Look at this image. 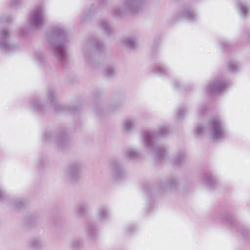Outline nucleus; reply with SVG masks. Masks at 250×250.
<instances>
[{"label": "nucleus", "instance_id": "13", "mask_svg": "<svg viewBox=\"0 0 250 250\" xmlns=\"http://www.w3.org/2000/svg\"><path fill=\"white\" fill-rule=\"evenodd\" d=\"M109 216V213L106 208L102 207L101 208L98 212V219L102 221L105 220Z\"/></svg>", "mask_w": 250, "mask_h": 250}, {"label": "nucleus", "instance_id": "4", "mask_svg": "<svg viewBox=\"0 0 250 250\" xmlns=\"http://www.w3.org/2000/svg\"><path fill=\"white\" fill-rule=\"evenodd\" d=\"M142 138L145 145L151 150L156 151V156L159 159L163 158L167 154L165 148L157 146L155 143L156 134L149 131L145 130L142 133Z\"/></svg>", "mask_w": 250, "mask_h": 250}, {"label": "nucleus", "instance_id": "5", "mask_svg": "<svg viewBox=\"0 0 250 250\" xmlns=\"http://www.w3.org/2000/svg\"><path fill=\"white\" fill-rule=\"evenodd\" d=\"M81 174V167L78 164L69 165L62 172L63 178L68 182L73 183L77 181Z\"/></svg>", "mask_w": 250, "mask_h": 250}, {"label": "nucleus", "instance_id": "18", "mask_svg": "<svg viewBox=\"0 0 250 250\" xmlns=\"http://www.w3.org/2000/svg\"><path fill=\"white\" fill-rule=\"evenodd\" d=\"M100 27L107 34L110 33L112 31L111 28L105 20H103L101 21Z\"/></svg>", "mask_w": 250, "mask_h": 250}, {"label": "nucleus", "instance_id": "6", "mask_svg": "<svg viewBox=\"0 0 250 250\" xmlns=\"http://www.w3.org/2000/svg\"><path fill=\"white\" fill-rule=\"evenodd\" d=\"M45 15V11L42 6L36 7L31 14L28 20L30 27L38 28L41 26L43 23Z\"/></svg>", "mask_w": 250, "mask_h": 250}, {"label": "nucleus", "instance_id": "17", "mask_svg": "<svg viewBox=\"0 0 250 250\" xmlns=\"http://www.w3.org/2000/svg\"><path fill=\"white\" fill-rule=\"evenodd\" d=\"M125 155L130 159H134L139 157L140 154L133 149H128L125 152Z\"/></svg>", "mask_w": 250, "mask_h": 250}, {"label": "nucleus", "instance_id": "10", "mask_svg": "<svg viewBox=\"0 0 250 250\" xmlns=\"http://www.w3.org/2000/svg\"><path fill=\"white\" fill-rule=\"evenodd\" d=\"M177 19L183 18L187 20L191 21L195 19L196 14L194 11L190 9H184L182 12L179 13L177 15Z\"/></svg>", "mask_w": 250, "mask_h": 250}, {"label": "nucleus", "instance_id": "23", "mask_svg": "<svg viewBox=\"0 0 250 250\" xmlns=\"http://www.w3.org/2000/svg\"><path fill=\"white\" fill-rule=\"evenodd\" d=\"M185 156L183 153H180L177 155L174 159V163L175 164L179 165L184 161Z\"/></svg>", "mask_w": 250, "mask_h": 250}, {"label": "nucleus", "instance_id": "3", "mask_svg": "<svg viewBox=\"0 0 250 250\" xmlns=\"http://www.w3.org/2000/svg\"><path fill=\"white\" fill-rule=\"evenodd\" d=\"M145 4V0H124L121 5L115 8L113 12L116 16H121L126 12L136 13L141 11Z\"/></svg>", "mask_w": 250, "mask_h": 250}, {"label": "nucleus", "instance_id": "15", "mask_svg": "<svg viewBox=\"0 0 250 250\" xmlns=\"http://www.w3.org/2000/svg\"><path fill=\"white\" fill-rule=\"evenodd\" d=\"M87 208L86 205L84 203H81L77 205L74 208V211L77 215L83 214Z\"/></svg>", "mask_w": 250, "mask_h": 250}, {"label": "nucleus", "instance_id": "25", "mask_svg": "<svg viewBox=\"0 0 250 250\" xmlns=\"http://www.w3.org/2000/svg\"><path fill=\"white\" fill-rule=\"evenodd\" d=\"M105 74L108 77H111L115 73V69L112 66H108L106 68Z\"/></svg>", "mask_w": 250, "mask_h": 250}, {"label": "nucleus", "instance_id": "29", "mask_svg": "<svg viewBox=\"0 0 250 250\" xmlns=\"http://www.w3.org/2000/svg\"><path fill=\"white\" fill-rule=\"evenodd\" d=\"M205 179L208 185L211 186V183L215 182V179L212 176H206Z\"/></svg>", "mask_w": 250, "mask_h": 250}, {"label": "nucleus", "instance_id": "32", "mask_svg": "<svg viewBox=\"0 0 250 250\" xmlns=\"http://www.w3.org/2000/svg\"><path fill=\"white\" fill-rule=\"evenodd\" d=\"M185 111V109L184 107H181L178 110V115L180 117L182 116V112H184Z\"/></svg>", "mask_w": 250, "mask_h": 250}, {"label": "nucleus", "instance_id": "22", "mask_svg": "<svg viewBox=\"0 0 250 250\" xmlns=\"http://www.w3.org/2000/svg\"><path fill=\"white\" fill-rule=\"evenodd\" d=\"M239 8L240 12L243 14L244 17H246L247 14V12L249 11V8L247 5L245 4L240 3H239Z\"/></svg>", "mask_w": 250, "mask_h": 250}, {"label": "nucleus", "instance_id": "30", "mask_svg": "<svg viewBox=\"0 0 250 250\" xmlns=\"http://www.w3.org/2000/svg\"><path fill=\"white\" fill-rule=\"evenodd\" d=\"M66 140V138L64 136H62L60 141H57V143L58 144V145L61 146V143L62 142H64Z\"/></svg>", "mask_w": 250, "mask_h": 250}, {"label": "nucleus", "instance_id": "9", "mask_svg": "<svg viewBox=\"0 0 250 250\" xmlns=\"http://www.w3.org/2000/svg\"><path fill=\"white\" fill-rule=\"evenodd\" d=\"M92 45H94L97 49L99 50L101 49V48L103 47V44L97 40H95L93 41H90L83 44L82 46V50L84 54L85 57H87L88 54L90 53V49Z\"/></svg>", "mask_w": 250, "mask_h": 250}, {"label": "nucleus", "instance_id": "33", "mask_svg": "<svg viewBox=\"0 0 250 250\" xmlns=\"http://www.w3.org/2000/svg\"><path fill=\"white\" fill-rule=\"evenodd\" d=\"M5 193L1 188H0V200L3 199Z\"/></svg>", "mask_w": 250, "mask_h": 250}, {"label": "nucleus", "instance_id": "11", "mask_svg": "<svg viewBox=\"0 0 250 250\" xmlns=\"http://www.w3.org/2000/svg\"><path fill=\"white\" fill-rule=\"evenodd\" d=\"M136 121L134 118L126 119L122 123L123 129L125 131H130L135 125Z\"/></svg>", "mask_w": 250, "mask_h": 250}, {"label": "nucleus", "instance_id": "26", "mask_svg": "<svg viewBox=\"0 0 250 250\" xmlns=\"http://www.w3.org/2000/svg\"><path fill=\"white\" fill-rule=\"evenodd\" d=\"M168 132L167 127L166 126H162L160 127L158 133L160 136H163L167 134Z\"/></svg>", "mask_w": 250, "mask_h": 250}, {"label": "nucleus", "instance_id": "24", "mask_svg": "<svg viewBox=\"0 0 250 250\" xmlns=\"http://www.w3.org/2000/svg\"><path fill=\"white\" fill-rule=\"evenodd\" d=\"M48 96V100H49L51 103L55 104V101L57 99V95L55 92L52 90L49 91Z\"/></svg>", "mask_w": 250, "mask_h": 250}, {"label": "nucleus", "instance_id": "20", "mask_svg": "<svg viewBox=\"0 0 250 250\" xmlns=\"http://www.w3.org/2000/svg\"><path fill=\"white\" fill-rule=\"evenodd\" d=\"M82 241L78 238H75L71 240L70 245L71 248L74 249H77L82 246Z\"/></svg>", "mask_w": 250, "mask_h": 250}, {"label": "nucleus", "instance_id": "28", "mask_svg": "<svg viewBox=\"0 0 250 250\" xmlns=\"http://www.w3.org/2000/svg\"><path fill=\"white\" fill-rule=\"evenodd\" d=\"M33 108L36 110H41L42 109V105H41L38 101L33 102L32 103Z\"/></svg>", "mask_w": 250, "mask_h": 250}, {"label": "nucleus", "instance_id": "2", "mask_svg": "<svg viewBox=\"0 0 250 250\" xmlns=\"http://www.w3.org/2000/svg\"><path fill=\"white\" fill-rule=\"evenodd\" d=\"M195 134L200 135L208 133L214 139H222L227 134L223 124L220 118L212 119L209 124L208 127L205 128L202 125H198L194 130Z\"/></svg>", "mask_w": 250, "mask_h": 250}, {"label": "nucleus", "instance_id": "31", "mask_svg": "<svg viewBox=\"0 0 250 250\" xmlns=\"http://www.w3.org/2000/svg\"><path fill=\"white\" fill-rule=\"evenodd\" d=\"M174 183H175L174 180L172 179L169 180L167 184L169 187H171L172 186L174 185Z\"/></svg>", "mask_w": 250, "mask_h": 250}, {"label": "nucleus", "instance_id": "12", "mask_svg": "<svg viewBox=\"0 0 250 250\" xmlns=\"http://www.w3.org/2000/svg\"><path fill=\"white\" fill-rule=\"evenodd\" d=\"M124 45L127 47L133 48L137 45V40L134 37H128L123 40Z\"/></svg>", "mask_w": 250, "mask_h": 250}, {"label": "nucleus", "instance_id": "19", "mask_svg": "<svg viewBox=\"0 0 250 250\" xmlns=\"http://www.w3.org/2000/svg\"><path fill=\"white\" fill-rule=\"evenodd\" d=\"M154 71L159 75H166L167 73V69L165 66L160 65L154 68Z\"/></svg>", "mask_w": 250, "mask_h": 250}, {"label": "nucleus", "instance_id": "34", "mask_svg": "<svg viewBox=\"0 0 250 250\" xmlns=\"http://www.w3.org/2000/svg\"><path fill=\"white\" fill-rule=\"evenodd\" d=\"M176 84H177V83H175V86L176 87H177V86H176Z\"/></svg>", "mask_w": 250, "mask_h": 250}, {"label": "nucleus", "instance_id": "21", "mask_svg": "<svg viewBox=\"0 0 250 250\" xmlns=\"http://www.w3.org/2000/svg\"><path fill=\"white\" fill-rule=\"evenodd\" d=\"M228 69L230 71H235L239 67L238 64L233 61H231L228 63Z\"/></svg>", "mask_w": 250, "mask_h": 250}, {"label": "nucleus", "instance_id": "8", "mask_svg": "<svg viewBox=\"0 0 250 250\" xmlns=\"http://www.w3.org/2000/svg\"><path fill=\"white\" fill-rule=\"evenodd\" d=\"M228 84L225 82L216 80L209 84L208 90L211 93L218 94L222 92Z\"/></svg>", "mask_w": 250, "mask_h": 250}, {"label": "nucleus", "instance_id": "7", "mask_svg": "<svg viewBox=\"0 0 250 250\" xmlns=\"http://www.w3.org/2000/svg\"><path fill=\"white\" fill-rule=\"evenodd\" d=\"M10 37L9 32L4 29L0 32V47L4 51H11L15 48V45L9 42Z\"/></svg>", "mask_w": 250, "mask_h": 250}, {"label": "nucleus", "instance_id": "1", "mask_svg": "<svg viewBox=\"0 0 250 250\" xmlns=\"http://www.w3.org/2000/svg\"><path fill=\"white\" fill-rule=\"evenodd\" d=\"M52 51L58 60L63 59L66 56V49L68 43L65 38V31L61 25L52 27L48 34Z\"/></svg>", "mask_w": 250, "mask_h": 250}, {"label": "nucleus", "instance_id": "27", "mask_svg": "<svg viewBox=\"0 0 250 250\" xmlns=\"http://www.w3.org/2000/svg\"><path fill=\"white\" fill-rule=\"evenodd\" d=\"M32 246L35 249H38L43 246V242L40 240H36L32 242Z\"/></svg>", "mask_w": 250, "mask_h": 250}, {"label": "nucleus", "instance_id": "14", "mask_svg": "<svg viewBox=\"0 0 250 250\" xmlns=\"http://www.w3.org/2000/svg\"><path fill=\"white\" fill-rule=\"evenodd\" d=\"M110 169L112 173L116 176H118V175L122 172V169L116 161L111 162Z\"/></svg>", "mask_w": 250, "mask_h": 250}, {"label": "nucleus", "instance_id": "16", "mask_svg": "<svg viewBox=\"0 0 250 250\" xmlns=\"http://www.w3.org/2000/svg\"><path fill=\"white\" fill-rule=\"evenodd\" d=\"M11 206L17 209H20L25 205L24 202L21 199H17L12 200L11 202Z\"/></svg>", "mask_w": 250, "mask_h": 250}]
</instances>
